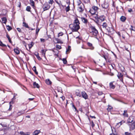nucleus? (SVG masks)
Wrapping results in <instances>:
<instances>
[{
  "mask_svg": "<svg viewBox=\"0 0 135 135\" xmlns=\"http://www.w3.org/2000/svg\"><path fill=\"white\" fill-rule=\"evenodd\" d=\"M46 83L48 85L51 84L52 82L49 79H47L46 80Z\"/></svg>",
  "mask_w": 135,
  "mask_h": 135,
  "instance_id": "20",
  "label": "nucleus"
},
{
  "mask_svg": "<svg viewBox=\"0 0 135 135\" xmlns=\"http://www.w3.org/2000/svg\"><path fill=\"white\" fill-rule=\"evenodd\" d=\"M93 10V9H91L90 11V13L93 15L95 14V11L94 12Z\"/></svg>",
  "mask_w": 135,
  "mask_h": 135,
  "instance_id": "37",
  "label": "nucleus"
},
{
  "mask_svg": "<svg viewBox=\"0 0 135 135\" xmlns=\"http://www.w3.org/2000/svg\"><path fill=\"white\" fill-rule=\"evenodd\" d=\"M57 43H60L61 44H62L63 43V42L61 41L59 39H57Z\"/></svg>",
  "mask_w": 135,
  "mask_h": 135,
  "instance_id": "40",
  "label": "nucleus"
},
{
  "mask_svg": "<svg viewBox=\"0 0 135 135\" xmlns=\"http://www.w3.org/2000/svg\"><path fill=\"white\" fill-rule=\"evenodd\" d=\"M40 130H36L33 133V135H37L40 132Z\"/></svg>",
  "mask_w": 135,
  "mask_h": 135,
  "instance_id": "18",
  "label": "nucleus"
},
{
  "mask_svg": "<svg viewBox=\"0 0 135 135\" xmlns=\"http://www.w3.org/2000/svg\"><path fill=\"white\" fill-rule=\"evenodd\" d=\"M81 20L82 22L84 23H87L88 22V20L87 19L84 17H83L81 18Z\"/></svg>",
  "mask_w": 135,
  "mask_h": 135,
  "instance_id": "19",
  "label": "nucleus"
},
{
  "mask_svg": "<svg viewBox=\"0 0 135 135\" xmlns=\"http://www.w3.org/2000/svg\"><path fill=\"white\" fill-rule=\"evenodd\" d=\"M112 109V106L108 105V108H107V109L108 111H110V110Z\"/></svg>",
  "mask_w": 135,
  "mask_h": 135,
  "instance_id": "36",
  "label": "nucleus"
},
{
  "mask_svg": "<svg viewBox=\"0 0 135 135\" xmlns=\"http://www.w3.org/2000/svg\"><path fill=\"white\" fill-rule=\"evenodd\" d=\"M22 43L23 44H25V47H26V42L25 41H22Z\"/></svg>",
  "mask_w": 135,
  "mask_h": 135,
  "instance_id": "61",
  "label": "nucleus"
},
{
  "mask_svg": "<svg viewBox=\"0 0 135 135\" xmlns=\"http://www.w3.org/2000/svg\"><path fill=\"white\" fill-rule=\"evenodd\" d=\"M99 19L100 20L102 21H104L105 20V17L104 15H101L99 16Z\"/></svg>",
  "mask_w": 135,
  "mask_h": 135,
  "instance_id": "10",
  "label": "nucleus"
},
{
  "mask_svg": "<svg viewBox=\"0 0 135 135\" xmlns=\"http://www.w3.org/2000/svg\"><path fill=\"white\" fill-rule=\"evenodd\" d=\"M32 70L34 71L36 74H38V72L36 71V68L35 66H34L33 67Z\"/></svg>",
  "mask_w": 135,
  "mask_h": 135,
  "instance_id": "28",
  "label": "nucleus"
},
{
  "mask_svg": "<svg viewBox=\"0 0 135 135\" xmlns=\"http://www.w3.org/2000/svg\"><path fill=\"white\" fill-rule=\"evenodd\" d=\"M0 45L3 47H5L6 46V45L3 44L2 43V42L1 41H0Z\"/></svg>",
  "mask_w": 135,
  "mask_h": 135,
  "instance_id": "35",
  "label": "nucleus"
},
{
  "mask_svg": "<svg viewBox=\"0 0 135 135\" xmlns=\"http://www.w3.org/2000/svg\"><path fill=\"white\" fill-rule=\"evenodd\" d=\"M2 22L4 23H6L7 20L6 17H3L2 18Z\"/></svg>",
  "mask_w": 135,
  "mask_h": 135,
  "instance_id": "21",
  "label": "nucleus"
},
{
  "mask_svg": "<svg viewBox=\"0 0 135 135\" xmlns=\"http://www.w3.org/2000/svg\"><path fill=\"white\" fill-rule=\"evenodd\" d=\"M127 112V111L125 110L124 111V113H123V115L126 116V117H127L128 116V114L126 113Z\"/></svg>",
  "mask_w": 135,
  "mask_h": 135,
  "instance_id": "32",
  "label": "nucleus"
},
{
  "mask_svg": "<svg viewBox=\"0 0 135 135\" xmlns=\"http://www.w3.org/2000/svg\"><path fill=\"white\" fill-rule=\"evenodd\" d=\"M91 126L92 128H93L95 126L94 124L93 121H92L91 122Z\"/></svg>",
  "mask_w": 135,
  "mask_h": 135,
  "instance_id": "48",
  "label": "nucleus"
},
{
  "mask_svg": "<svg viewBox=\"0 0 135 135\" xmlns=\"http://www.w3.org/2000/svg\"><path fill=\"white\" fill-rule=\"evenodd\" d=\"M17 31L19 32H21V30L20 28H17Z\"/></svg>",
  "mask_w": 135,
  "mask_h": 135,
  "instance_id": "55",
  "label": "nucleus"
},
{
  "mask_svg": "<svg viewBox=\"0 0 135 135\" xmlns=\"http://www.w3.org/2000/svg\"><path fill=\"white\" fill-rule=\"evenodd\" d=\"M103 8L106 9L107 8L108 6V4L106 2L104 3L102 5Z\"/></svg>",
  "mask_w": 135,
  "mask_h": 135,
  "instance_id": "11",
  "label": "nucleus"
},
{
  "mask_svg": "<svg viewBox=\"0 0 135 135\" xmlns=\"http://www.w3.org/2000/svg\"><path fill=\"white\" fill-rule=\"evenodd\" d=\"M60 98L62 99L63 100H64L65 99V97L63 96L61 97Z\"/></svg>",
  "mask_w": 135,
  "mask_h": 135,
  "instance_id": "52",
  "label": "nucleus"
},
{
  "mask_svg": "<svg viewBox=\"0 0 135 135\" xmlns=\"http://www.w3.org/2000/svg\"><path fill=\"white\" fill-rule=\"evenodd\" d=\"M72 106L75 109V111H76V107L73 104H72Z\"/></svg>",
  "mask_w": 135,
  "mask_h": 135,
  "instance_id": "49",
  "label": "nucleus"
},
{
  "mask_svg": "<svg viewBox=\"0 0 135 135\" xmlns=\"http://www.w3.org/2000/svg\"><path fill=\"white\" fill-rule=\"evenodd\" d=\"M132 9L131 8H130V9H129L128 10V12H132Z\"/></svg>",
  "mask_w": 135,
  "mask_h": 135,
  "instance_id": "57",
  "label": "nucleus"
},
{
  "mask_svg": "<svg viewBox=\"0 0 135 135\" xmlns=\"http://www.w3.org/2000/svg\"><path fill=\"white\" fill-rule=\"evenodd\" d=\"M125 123V122L124 120H122L119 123H117L116 124V126H118V127H119L122 124Z\"/></svg>",
  "mask_w": 135,
  "mask_h": 135,
  "instance_id": "14",
  "label": "nucleus"
},
{
  "mask_svg": "<svg viewBox=\"0 0 135 135\" xmlns=\"http://www.w3.org/2000/svg\"><path fill=\"white\" fill-rule=\"evenodd\" d=\"M7 28L8 30L9 31L11 30L12 29L11 27L8 25L7 26Z\"/></svg>",
  "mask_w": 135,
  "mask_h": 135,
  "instance_id": "33",
  "label": "nucleus"
},
{
  "mask_svg": "<svg viewBox=\"0 0 135 135\" xmlns=\"http://www.w3.org/2000/svg\"><path fill=\"white\" fill-rule=\"evenodd\" d=\"M90 117L92 118L95 119L96 118L94 116H91L90 115Z\"/></svg>",
  "mask_w": 135,
  "mask_h": 135,
  "instance_id": "63",
  "label": "nucleus"
},
{
  "mask_svg": "<svg viewBox=\"0 0 135 135\" xmlns=\"http://www.w3.org/2000/svg\"><path fill=\"white\" fill-rule=\"evenodd\" d=\"M70 7L69 5L66 8L65 11L66 12H68L70 10Z\"/></svg>",
  "mask_w": 135,
  "mask_h": 135,
  "instance_id": "31",
  "label": "nucleus"
},
{
  "mask_svg": "<svg viewBox=\"0 0 135 135\" xmlns=\"http://www.w3.org/2000/svg\"><path fill=\"white\" fill-rule=\"evenodd\" d=\"M23 26H25V27L28 28H30V27H28V24L25 22H23Z\"/></svg>",
  "mask_w": 135,
  "mask_h": 135,
  "instance_id": "26",
  "label": "nucleus"
},
{
  "mask_svg": "<svg viewBox=\"0 0 135 135\" xmlns=\"http://www.w3.org/2000/svg\"><path fill=\"white\" fill-rule=\"evenodd\" d=\"M133 118L132 117H130L127 120V123H129L133 122Z\"/></svg>",
  "mask_w": 135,
  "mask_h": 135,
  "instance_id": "9",
  "label": "nucleus"
},
{
  "mask_svg": "<svg viewBox=\"0 0 135 135\" xmlns=\"http://www.w3.org/2000/svg\"><path fill=\"white\" fill-rule=\"evenodd\" d=\"M40 40L41 42H44L45 41V40L44 39L41 38Z\"/></svg>",
  "mask_w": 135,
  "mask_h": 135,
  "instance_id": "59",
  "label": "nucleus"
},
{
  "mask_svg": "<svg viewBox=\"0 0 135 135\" xmlns=\"http://www.w3.org/2000/svg\"><path fill=\"white\" fill-rule=\"evenodd\" d=\"M93 17L94 18H95V19L98 18V16L97 14H95L94 15H93Z\"/></svg>",
  "mask_w": 135,
  "mask_h": 135,
  "instance_id": "41",
  "label": "nucleus"
},
{
  "mask_svg": "<svg viewBox=\"0 0 135 135\" xmlns=\"http://www.w3.org/2000/svg\"><path fill=\"white\" fill-rule=\"evenodd\" d=\"M6 37L8 38V40L10 38L9 37V36L8 35V34H6Z\"/></svg>",
  "mask_w": 135,
  "mask_h": 135,
  "instance_id": "54",
  "label": "nucleus"
},
{
  "mask_svg": "<svg viewBox=\"0 0 135 135\" xmlns=\"http://www.w3.org/2000/svg\"><path fill=\"white\" fill-rule=\"evenodd\" d=\"M131 29L133 31H135V27H133L132 26H131Z\"/></svg>",
  "mask_w": 135,
  "mask_h": 135,
  "instance_id": "51",
  "label": "nucleus"
},
{
  "mask_svg": "<svg viewBox=\"0 0 135 135\" xmlns=\"http://www.w3.org/2000/svg\"><path fill=\"white\" fill-rule=\"evenodd\" d=\"M76 95L77 96H79V97H81V94L80 93L76 92Z\"/></svg>",
  "mask_w": 135,
  "mask_h": 135,
  "instance_id": "45",
  "label": "nucleus"
},
{
  "mask_svg": "<svg viewBox=\"0 0 135 135\" xmlns=\"http://www.w3.org/2000/svg\"><path fill=\"white\" fill-rule=\"evenodd\" d=\"M50 7V6L47 3H45L43 6V9L44 11L48 9Z\"/></svg>",
  "mask_w": 135,
  "mask_h": 135,
  "instance_id": "6",
  "label": "nucleus"
},
{
  "mask_svg": "<svg viewBox=\"0 0 135 135\" xmlns=\"http://www.w3.org/2000/svg\"><path fill=\"white\" fill-rule=\"evenodd\" d=\"M106 60H107V59H109V57L108 56V55H106Z\"/></svg>",
  "mask_w": 135,
  "mask_h": 135,
  "instance_id": "56",
  "label": "nucleus"
},
{
  "mask_svg": "<svg viewBox=\"0 0 135 135\" xmlns=\"http://www.w3.org/2000/svg\"><path fill=\"white\" fill-rule=\"evenodd\" d=\"M98 94L99 95H102L103 94V93L102 92H98Z\"/></svg>",
  "mask_w": 135,
  "mask_h": 135,
  "instance_id": "53",
  "label": "nucleus"
},
{
  "mask_svg": "<svg viewBox=\"0 0 135 135\" xmlns=\"http://www.w3.org/2000/svg\"><path fill=\"white\" fill-rule=\"evenodd\" d=\"M40 30V29H36V34H37L38 33Z\"/></svg>",
  "mask_w": 135,
  "mask_h": 135,
  "instance_id": "50",
  "label": "nucleus"
},
{
  "mask_svg": "<svg viewBox=\"0 0 135 135\" xmlns=\"http://www.w3.org/2000/svg\"><path fill=\"white\" fill-rule=\"evenodd\" d=\"M63 62L64 64H66L67 62V61L66 59L64 58L62 59Z\"/></svg>",
  "mask_w": 135,
  "mask_h": 135,
  "instance_id": "39",
  "label": "nucleus"
},
{
  "mask_svg": "<svg viewBox=\"0 0 135 135\" xmlns=\"http://www.w3.org/2000/svg\"><path fill=\"white\" fill-rule=\"evenodd\" d=\"M84 6L83 4L78 6V9L80 12H82L84 10Z\"/></svg>",
  "mask_w": 135,
  "mask_h": 135,
  "instance_id": "4",
  "label": "nucleus"
},
{
  "mask_svg": "<svg viewBox=\"0 0 135 135\" xmlns=\"http://www.w3.org/2000/svg\"><path fill=\"white\" fill-rule=\"evenodd\" d=\"M81 94L82 97L85 99H87L88 98V96L85 91H82Z\"/></svg>",
  "mask_w": 135,
  "mask_h": 135,
  "instance_id": "7",
  "label": "nucleus"
},
{
  "mask_svg": "<svg viewBox=\"0 0 135 135\" xmlns=\"http://www.w3.org/2000/svg\"><path fill=\"white\" fill-rule=\"evenodd\" d=\"M92 8L94 10L95 12L97 11L99 9L98 7L94 6L92 7Z\"/></svg>",
  "mask_w": 135,
  "mask_h": 135,
  "instance_id": "22",
  "label": "nucleus"
},
{
  "mask_svg": "<svg viewBox=\"0 0 135 135\" xmlns=\"http://www.w3.org/2000/svg\"><path fill=\"white\" fill-rule=\"evenodd\" d=\"M34 54L38 60H41V58L39 56V54L37 52H35Z\"/></svg>",
  "mask_w": 135,
  "mask_h": 135,
  "instance_id": "13",
  "label": "nucleus"
},
{
  "mask_svg": "<svg viewBox=\"0 0 135 135\" xmlns=\"http://www.w3.org/2000/svg\"><path fill=\"white\" fill-rule=\"evenodd\" d=\"M20 133H21V134H22L23 135H25V133H24V132H20Z\"/></svg>",
  "mask_w": 135,
  "mask_h": 135,
  "instance_id": "58",
  "label": "nucleus"
},
{
  "mask_svg": "<svg viewBox=\"0 0 135 135\" xmlns=\"http://www.w3.org/2000/svg\"><path fill=\"white\" fill-rule=\"evenodd\" d=\"M56 47L57 49H60L61 48V46H60L58 45H56Z\"/></svg>",
  "mask_w": 135,
  "mask_h": 135,
  "instance_id": "43",
  "label": "nucleus"
},
{
  "mask_svg": "<svg viewBox=\"0 0 135 135\" xmlns=\"http://www.w3.org/2000/svg\"><path fill=\"white\" fill-rule=\"evenodd\" d=\"M90 28L92 30L91 33H93V35L95 36H96L98 33V30L96 29L95 26H91Z\"/></svg>",
  "mask_w": 135,
  "mask_h": 135,
  "instance_id": "2",
  "label": "nucleus"
},
{
  "mask_svg": "<svg viewBox=\"0 0 135 135\" xmlns=\"http://www.w3.org/2000/svg\"><path fill=\"white\" fill-rule=\"evenodd\" d=\"M46 51H45L43 49L41 50V53H42V55L45 58H46L45 53H46Z\"/></svg>",
  "mask_w": 135,
  "mask_h": 135,
  "instance_id": "24",
  "label": "nucleus"
},
{
  "mask_svg": "<svg viewBox=\"0 0 135 135\" xmlns=\"http://www.w3.org/2000/svg\"><path fill=\"white\" fill-rule=\"evenodd\" d=\"M77 5L78 6L81 5V4H83V3H81V2L80 0H78L77 1Z\"/></svg>",
  "mask_w": 135,
  "mask_h": 135,
  "instance_id": "30",
  "label": "nucleus"
},
{
  "mask_svg": "<svg viewBox=\"0 0 135 135\" xmlns=\"http://www.w3.org/2000/svg\"><path fill=\"white\" fill-rule=\"evenodd\" d=\"M25 113L24 110L21 111H20L18 113V114L20 115L21 114H24Z\"/></svg>",
  "mask_w": 135,
  "mask_h": 135,
  "instance_id": "34",
  "label": "nucleus"
},
{
  "mask_svg": "<svg viewBox=\"0 0 135 135\" xmlns=\"http://www.w3.org/2000/svg\"><path fill=\"white\" fill-rule=\"evenodd\" d=\"M70 48L71 47L70 46H69L68 47V48L66 49V54H67V52H69L70 51Z\"/></svg>",
  "mask_w": 135,
  "mask_h": 135,
  "instance_id": "27",
  "label": "nucleus"
},
{
  "mask_svg": "<svg viewBox=\"0 0 135 135\" xmlns=\"http://www.w3.org/2000/svg\"><path fill=\"white\" fill-rule=\"evenodd\" d=\"M15 52L17 54H20V51L17 49H14Z\"/></svg>",
  "mask_w": 135,
  "mask_h": 135,
  "instance_id": "23",
  "label": "nucleus"
},
{
  "mask_svg": "<svg viewBox=\"0 0 135 135\" xmlns=\"http://www.w3.org/2000/svg\"><path fill=\"white\" fill-rule=\"evenodd\" d=\"M63 34V33L62 32H61L59 33L58 34V37H59L60 36H62Z\"/></svg>",
  "mask_w": 135,
  "mask_h": 135,
  "instance_id": "46",
  "label": "nucleus"
},
{
  "mask_svg": "<svg viewBox=\"0 0 135 135\" xmlns=\"http://www.w3.org/2000/svg\"><path fill=\"white\" fill-rule=\"evenodd\" d=\"M79 21L77 18L74 21L73 24L69 25L70 28L73 32L77 31L80 28Z\"/></svg>",
  "mask_w": 135,
  "mask_h": 135,
  "instance_id": "1",
  "label": "nucleus"
},
{
  "mask_svg": "<svg viewBox=\"0 0 135 135\" xmlns=\"http://www.w3.org/2000/svg\"><path fill=\"white\" fill-rule=\"evenodd\" d=\"M117 77L122 82H123V75L122 74L119 72H118L117 75Z\"/></svg>",
  "mask_w": 135,
  "mask_h": 135,
  "instance_id": "8",
  "label": "nucleus"
},
{
  "mask_svg": "<svg viewBox=\"0 0 135 135\" xmlns=\"http://www.w3.org/2000/svg\"><path fill=\"white\" fill-rule=\"evenodd\" d=\"M120 70L122 71H123L124 69V68L123 66H122L120 67Z\"/></svg>",
  "mask_w": 135,
  "mask_h": 135,
  "instance_id": "44",
  "label": "nucleus"
},
{
  "mask_svg": "<svg viewBox=\"0 0 135 135\" xmlns=\"http://www.w3.org/2000/svg\"><path fill=\"white\" fill-rule=\"evenodd\" d=\"M34 99V98H29L28 99V100L30 101H32V100H33Z\"/></svg>",
  "mask_w": 135,
  "mask_h": 135,
  "instance_id": "60",
  "label": "nucleus"
},
{
  "mask_svg": "<svg viewBox=\"0 0 135 135\" xmlns=\"http://www.w3.org/2000/svg\"><path fill=\"white\" fill-rule=\"evenodd\" d=\"M102 28L104 30H107L108 32H109V30L108 29V25L107 23L105 22H103L102 25Z\"/></svg>",
  "mask_w": 135,
  "mask_h": 135,
  "instance_id": "5",
  "label": "nucleus"
},
{
  "mask_svg": "<svg viewBox=\"0 0 135 135\" xmlns=\"http://www.w3.org/2000/svg\"><path fill=\"white\" fill-rule=\"evenodd\" d=\"M113 82H111L109 84V87L110 88L112 89H114L115 87V86L113 84Z\"/></svg>",
  "mask_w": 135,
  "mask_h": 135,
  "instance_id": "15",
  "label": "nucleus"
},
{
  "mask_svg": "<svg viewBox=\"0 0 135 135\" xmlns=\"http://www.w3.org/2000/svg\"><path fill=\"white\" fill-rule=\"evenodd\" d=\"M127 124L129 126L130 131L134 130L135 128V119L133 122L127 123Z\"/></svg>",
  "mask_w": 135,
  "mask_h": 135,
  "instance_id": "3",
  "label": "nucleus"
},
{
  "mask_svg": "<svg viewBox=\"0 0 135 135\" xmlns=\"http://www.w3.org/2000/svg\"><path fill=\"white\" fill-rule=\"evenodd\" d=\"M117 34H118V36H119V37H120L121 36V35H120V33L119 32H118V33H117Z\"/></svg>",
  "mask_w": 135,
  "mask_h": 135,
  "instance_id": "64",
  "label": "nucleus"
},
{
  "mask_svg": "<svg viewBox=\"0 0 135 135\" xmlns=\"http://www.w3.org/2000/svg\"><path fill=\"white\" fill-rule=\"evenodd\" d=\"M66 3L68 4V5H69V4H70V2L69 1H67L66 2Z\"/></svg>",
  "mask_w": 135,
  "mask_h": 135,
  "instance_id": "62",
  "label": "nucleus"
},
{
  "mask_svg": "<svg viewBox=\"0 0 135 135\" xmlns=\"http://www.w3.org/2000/svg\"><path fill=\"white\" fill-rule=\"evenodd\" d=\"M99 18H97L96 19H93L94 21L96 23H98L99 22V21L98 20Z\"/></svg>",
  "mask_w": 135,
  "mask_h": 135,
  "instance_id": "38",
  "label": "nucleus"
},
{
  "mask_svg": "<svg viewBox=\"0 0 135 135\" xmlns=\"http://www.w3.org/2000/svg\"><path fill=\"white\" fill-rule=\"evenodd\" d=\"M125 135H133L131 133H129L128 132H126L125 133Z\"/></svg>",
  "mask_w": 135,
  "mask_h": 135,
  "instance_id": "42",
  "label": "nucleus"
},
{
  "mask_svg": "<svg viewBox=\"0 0 135 135\" xmlns=\"http://www.w3.org/2000/svg\"><path fill=\"white\" fill-rule=\"evenodd\" d=\"M30 2L31 5L33 7H34L35 6V3L32 0H30Z\"/></svg>",
  "mask_w": 135,
  "mask_h": 135,
  "instance_id": "25",
  "label": "nucleus"
},
{
  "mask_svg": "<svg viewBox=\"0 0 135 135\" xmlns=\"http://www.w3.org/2000/svg\"><path fill=\"white\" fill-rule=\"evenodd\" d=\"M33 85L34 88H39L40 87L39 85L38 84L36 83L35 82H34L33 83Z\"/></svg>",
  "mask_w": 135,
  "mask_h": 135,
  "instance_id": "17",
  "label": "nucleus"
},
{
  "mask_svg": "<svg viewBox=\"0 0 135 135\" xmlns=\"http://www.w3.org/2000/svg\"><path fill=\"white\" fill-rule=\"evenodd\" d=\"M126 17L123 16H122L120 18V21L122 22H124L126 20Z\"/></svg>",
  "mask_w": 135,
  "mask_h": 135,
  "instance_id": "16",
  "label": "nucleus"
},
{
  "mask_svg": "<svg viewBox=\"0 0 135 135\" xmlns=\"http://www.w3.org/2000/svg\"><path fill=\"white\" fill-rule=\"evenodd\" d=\"M31 8L30 6H27L26 8V10L28 11H30Z\"/></svg>",
  "mask_w": 135,
  "mask_h": 135,
  "instance_id": "29",
  "label": "nucleus"
},
{
  "mask_svg": "<svg viewBox=\"0 0 135 135\" xmlns=\"http://www.w3.org/2000/svg\"><path fill=\"white\" fill-rule=\"evenodd\" d=\"M54 1L53 0H49V3L51 4H52Z\"/></svg>",
  "mask_w": 135,
  "mask_h": 135,
  "instance_id": "47",
  "label": "nucleus"
},
{
  "mask_svg": "<svg viewBox=\"0 0 135 135\" xmlns=\"http://www.w3.org/2000/svg\"><path fill=\"white\" fill-rule=\"evenodd\" d=\"M88 45L90 47V49L93 50L94 49V47L93 46L92 44L89 42H88L87 43Z\"/></svg>",
  "mask_w": 135,
  "mask_h": 135,
  "instance_id": "12",
  "label": "nucleus"
}]
</instances>
